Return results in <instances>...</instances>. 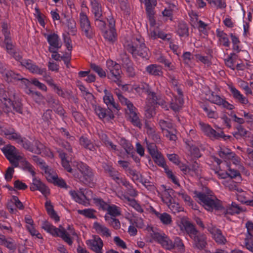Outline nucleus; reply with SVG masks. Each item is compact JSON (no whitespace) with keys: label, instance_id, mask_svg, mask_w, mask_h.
Segmentation results:
<instances>
[{"label":"nucleus","instance_id":"48","mask_svg":"<svg viewBox=\"0 0 253 253\" xmlns=\"http://www.w3.org/2000/svg\"><path fill=\"white\" fill-rule=\"evenodd\" d=\"M107 211L106 214L111 215V217H113L120 215L121 213L120 208L115 205H110Z\"/></svg>","mask_w":253,"mask_h":253},{"label":"nucleus","instance_id":"18","mask_svg":"<svg viewBox=\"0 0 253 253\" xmlns=\"http://www.w3.org/2000/svg\"><path fill=\"white\" fill-rule=\"evenodd\" d=\"M132 87L139 94L146 93L147 95V100H148L149 101L152 98L153 103L157 102V99H155V97L157 98V95L154 92L149 89L148 85L147 84L142 83L139 85L134 84ZM158 102L160 103V102Z\"/></svg>","mask_w":253,"mask_h":253},{"label":"nucleus","instance_id":"42","mask_svg":"<svg viewBox=\"0 0 253 253\" xmlns=\"http://www.w3.org/2000/svg\"><path fill=\"white\" fill-rule=\"evenodd\" d=\"M105 220L114 229H118L121 227V224L119 220L115 217H110L107 214L104 216Z\"/></svg>","mask_w":253,"mask_h":253},{"label":"nucleus","instance_id":"6","mask_svg":"<svg viewBox=\"0 0 253 253\" xmlns=\"http://www.w3.org/2000/svg\"><path fill=\"white\" fill-rule=\"evenodd\" d=\"M17 61L20 62L22 66L25 67L31 73L39 75H43L46 73V69L37 66L32 60L29 59H22L21 54L19 52L14 51L11 54Z\"/></svg>","mask_w":253,"mask_h":253},{"label":"nucleus","instance_id":"29","mask_svg":"<svg viewBox=\"0 0 253 253\" xmlns=\"http://www.w3.org/2000/svg\"><path fill=\"white\" fill-rule=\"evenodd\" d=\"M93 228L95 230L96 233L99 234L102 237H105L107 238L111 236V231L103 224L98 222H94L93 225Z\"/></svg>","mask_w":253,"mask_h":253},{"label":"nucleus","instance_id":"4","mask_svg":"<svg viewBox=\"0 0 253 253\" xmlns=\"http://www.w3.org/2000/svg\"><path fill=\"white\" fill-rule=\"evenodd\" d=\"M42 228L53 237H59L69 245L73 243V237L77 236L74 229L68 226V231L61 225L56 227L47 221L43 222Z\"/></svg>","mask_w":253,"mask_h":253},{"label":"nucleus","instance_id":"10","mask_svg":"<svg viewBox=\"0 0 253 253\" xmlns=\"http://www.w3.org/2000/svg\"><path fill=\"white\" fill-rule=\"evenodd\" d=\"M152 231L151 237L153 239L160 244L161 246L166 250L170 251L174 248V244L172 241L165 234L155 232L152 227H149Z\"/></svg>","mask_w":253,"mask_h":253},{"label":"nucleus","instance_id":"49","mask_svg":"<svg viewBox=\"0 0 253 253\" xmlns=\"http://www.w3.org/2000/svg\"><path fill=\"white\" fill-rule=\"evenodd\" d=\"M44 146L42 143L38 140L34 141L32 145L30 152L35 154H39L42 153V150L43 149Z\"/></svg>","mask_w":253,"mask_h":253},{"label":"nucleus","instance_id":"43","mask_svg":"<svg viewBox=\"0 0 253 253\" xmlns=\"http://www.w3.org/2000/svg\"><path fill=\"white\" fill-rule=\"evenodd\" d=\"M177 194L181 197L187 205L191 206L194 210L197 209V206H194L191 198L185 193L184 190H181L179 192H177Z\"/></svg>","mask_w":253,"mask_h":253},{"label":"nucleus","instance_id":"37","mask_svg":"<svg viewBox=\"0 0 253 253\" xmlns=\"http://www.w3.org/2000/svg\"><path fill=\"white\" fill-rule=\"evenodd\" d=\"M45 207L48 215L55 220L56 222L59 221L60 218L53 209V206L50 201H46Z\"/></svg>","mask_w":253,"mask_h":253},{"label":"nucleus","instance_id":"16","mask_svg":"<svg viewBox=\"0 0 253 253\" xmlns=\"http://www.w3.org/2000/svg\"><path fill=\"white\" fill-rule=\"evenodd\" d=\"M177 92L178 95V97H176L172 93L167 91V95L169 96L171 99L170 107L175 112L179 111L182 107L183 105V99L182 91L178 88L177 89Z\"/></svg>","mask_w":253,"mask_h":253},{"label":"nucleus","instance_id":"51","mask_svg":"<svg viewBox=\"0 0 253 253\" xmlns=\"http://www.w3.org/2000/svg\"><path fill=\"white\" fill-rule=\"evenodd\" d=\"M238 83L240 88L244 90L245 93L248 95H253V91L251 88L249 86V84L247 82H245L241 79L238 80Z\"/></svg>","mask_w":253,"mask_h":253},{"label":"nucleus","instance_id":"20","mask_svg":"<svg viewBox=\"0 0 253 253\" xmlns=\"http://www.w3.org/2000/svg\"><path fill=\"white\" fill-rule=\"evenodd\" d=\"M86 244L95 253H103V243L99 237L93 236L92 239L86 241Z\"/></svg>","mask_w":253,"mask_h":253},{"label":"nucleus","instance_id":"2","mask_svg":"<svg viewBox=\"0 0 253 253\" xmlns=\"http://www.w3.org/2000/svg\"><path fill=\"white\" fill-rule=\"evenodd\" d=\"M182 233L186 232L193 239V246L199 251L203 250L207 245V236L200 233L186 217H182L176 222Z\"/></svg>","mask_w":253,"mask_h":253},{"label":"nucleus","instance_id":"38","mask_svg":"<svg viewBox=\"0 0 253 253\" xmlns=\"http://www.w3.org/2000/svg\"><path fill=\"white\" fill-rule=\"evenodd\" d=\"M151 156L154 159L155 162L159 166L163 168L165 170L166 169H169L166 164L164 158L161 153L158 152L155 153V154L152 155Z\"/></svg>","mask_w":253,"mask_h":253},{"label":"nucleus","instance_id":"19","mask_svg":"<svg viewBox=\"0 0 253 253\" xmlns=\"http://www.w3.org/2000/svg\"><path fill=\"white\" fill-rule=\"evenodd\" d=\"M208 229L217 244L224 245L227 243V240L220 229L213 225L209 226Z\"/></svg>","mask_w":253,"mask_h":253},{"label":"nucleus","instance_id":"58","mask_svg":"<svg viewBox=\"0 0 253 253\" xmlns=\"http://www.w3.org/2000/svg\"><path fill=\"white\" fill-rule=\"evenodd\" d=\"M126 218L130 222L131 225L128 227V232L130 236H134L137 234V229L134 226V224L132 223V220L130 218L129 213H127L125 214Z\"/></svg>","mask_w":253,"mask_h":253},{"label":"nucleus","instance_id":"64","mask_svg":"<svg viewBox=\"0 0 253 253\" xmlns=\"http://www.w3.org/2000/svg\"><path fill=\"white\" fill-rule=\"evenodd\" d=\"M182 58L185 64L190 66L192 65V60L193 57L190 52H185L182 55Z\"/></svg>","mask_w":253,"mask_h":253},{"label":"nucleus","instance_id":"47","mask_svg":"<svg viewBox=\"0 0 253 253\" xmlns=\"http://www.w3.org/2000/svg\"><path fill=\"white\" fill-rule=\"evenodd\" d=\"M177 33L180 37L187 36L188 35V28L186 24L184 22L179 23L177 29Z\"/></svg>","mask_w":253,"mask_h":253},{"label":"nucleus","instance_id":"12","mask_svg":"<svg viewBox=\"0 0 253 253\" xmlns=\"http://www.w3.org/2000/svg\"><path fill=\"white\" fill-rule=\"evenodd\" d=\"M106 65L110 73L109 78L120 85L122 74L121 66L111 60L106 61Z\"/></svg>","mask_w":253,"mask_h":253},{"label":"nucleus","instance_id":"24","mask_svg":"<svg viewBox=\"0 0 253 253\" xmlns=\"http://www.w3.org/2000/svg\"><path fill=\"white\" fill-rule=\"evenodd\" d=\"M106 170L108 171L110 175L118 184H123L126 189H127L131 186L128 181H127L125 178H123L121 177L120 174L112 167L108 168V169H106Z\"/></svg>","mask_w":253,"mask_h":253},{"label":"nucleus","instance_id":"9","mask_svg":"<svg viewBox=\"0 0 253 253\" xmlns=\"http://www.w3.org/2000/svg\"><path fill=\"white\" fill-rule=\"evenodd\" d=\"M119 99L121 103L126 106V113L129 116V120L135 126L140 127L141 123L135 112L136 108L133 104L127 98L122 95L119 96Z\"/></svg>","mask_w":253,"mask_h":253},{"label":"nucleus","instance_id":"45","mask_svg":"<svg viewBox=\"0 0 253 253\" xmlns=\"http://www.w3.org/2000/svg\"><path fill=\"white\" fill-rule=\"evenodd\" d=\"M80 144L84 146L85 148L88 149L90 151H94L95 150V146L93 144L84 136H82L80 138Z\"/></svg>","mask_w":253,"mask_h":253},{"label":"nucleus","instance_id":"59","mask_svg":"<svg viewBox=\"0 0 253 253\" xmlns=\"http://www.w3.org/2000/svg\"><path fill=\"white\" fill-rule=\"evenodd\" d=\"M211 6L217 8H222L226 7V3L223 0H206Z\"/></svg>","mask_w":253,"mask_h":253},{"label":"nucleus","instance_id":"60","mask_svg":"<svg viewBox=\"0 0 253 253\" xmlns=\"http://www.w3.org/2000/svg\"><path fill=\"white\" fill-rule=\"evenodd\" d=\"M241 211V209L234 202H232L230 207L226 210V212L230 214L239 213Z\"/></svg>","mask_w":253,"mask_h":253},{"label":"nucleus","instance_id":"52","mask_svg":"<svg viewBox=\"0 0 253 253\" xmlns=\"http://www.w3.org/2000/svg\"><path fill=\"white\" fill-rule=\"evenodd\" d=\"M101 139L106 147L111 149L114 152H116L117 151V146L108 140L106 135L103 134L101 136Z\"/></svg>","mask_w":253,"mask_h":253},{"label":"nucleus","instance_id":"30","mask_svg":"<svg viewBox=\"0 0 253 253\" xmlns=\"http://www.w3.org/2000/svg\"><path fill=\"white\" fill-rule=\"evenodd\" d=\"M151 211L160 219L161 222L164 225H170L172 222V218L169 213L167 212L160 213L157 211L153 207H151Z\"/></svg>","mask_w":253,"mask_h":253},{"label":"nucleus","instance_id":"56","mask_svg":"<svg viewBox=\"0 0 253 253\" xmlns=\"http://www.w3.org/2000/svg\"><path fill=\"white\" fill-rule=\"evenodd\" d=\"M187 145L188 146L189 150L192 156L197 158L201 157L199 149L197 148V147L194 146L193 143L191 142L188 143Z\"/></svg>","mask_w":253,"mask_h":253},{"label":"nucleus","instance_id":"50","mask_svg":"<svg viewBox=\"0 0 253 253\" xmlns=\"http://www.w3.org/2000/svg\"><path fill=\"white\" fill-rule=\"evenodd\" d=\"M78 213L80 214L83 215L86 217L89 218H95V211L92 209H87L84 210H78Z\"/></svg>","mask_w":253,"mask_h":253},{"label":"nucleus","instance_id":"36","mask_svg":"<svg viewBox=\"0 0 253 253\" xmlns=\"http://www.w3.org/2000/svg\"><path fill=\"white\" fill-rule=\"evenodd\" d=\"M216 32L220 43L225 47H229L230 46V42L227 34L219 29H217Z\"/></svg>","mask_w":253,"mask_h":253},{"label":"nucleus","instance_id":"13","mask_svg":"<svg viewBox=\"0 0 253 253\" xmlns=\"http://www.w3.org/2000/svg\"><path fill=\"white\" fill-rule=\"evenodd\" d=\"M79 22L82 31L88 38L93 37V32L90 21L84 11H82L79 14Z\"/></svg>","mask_w":253,"mask_h":253},{"label":"nucleus","instance_id":"1","mask_svg":"<svg viewBox=\"0 0 253 253\" xmlns=\"http://www.w3.org/2000/svg\"><path fill=\"white\" fill-rule=\"evenodd\" d=\"M58 152L61 160L62 165L67 171L85 184L90 187L94 185L93 172L86 164L81 162H74L72 164L73 168H72L67 159L66 154L62 151H58Z\"/></svg>","mask_w":253,"mask_h":253},{"label":"nucleus","instance_id":"21","mask_svg":"<svg viewBox=\"0 0 253 253\" xmlns=\"http://www.w3.org/2000/svg\"><path fill=\"white\" fill-rule=\"evenodd\" d=\"M45 176L48 181L61 188L67 189L68 187L65 180L61 178L58 177L57 174L53 169H51Z\"/></svg>","mask_w":253,"mask_h":253},{"label":"nucleus","instance_id":"7","mask_svg":"<svg viewBox=\"0 0 253 253\" xmlns=\"http://www.w3.org/2000/svg\"><path fill=\"white\" fill-rule=\"evenodd\" d=\"M69 193L75 201L85 206H88L89 201L93 198V193L89 189L82 188L78 191L71 190Z\"/></svg>","mask_w":253,"mask_h":253},{"label":"nucleus","instance_id":"46","mask_svg":"<svg viewBox=\"0 0 253 253\" xmlns=\"http://www.w3.org/2000/svg\"><path fill=\"white\" fill-rule=\"evenodd\" d=\"M202 107L208 118L214 119H216L218 118V113L209 106L204 105Z\"/></svg>","mask_w":253,"mask_h":253},{"label":"nucleus","instance_id":"57","mask_svg":"<svg viewBox=\"0 0 253 253\" xmlns=\"http://www.w3.org/2000/svg\"><path fill=\"white\" fill-rule=\"evenodd\" d=\"M27 93L31 95L32 98L37 103H40L43 99L42 95L39 92L33 91L31 89H28Z\"/></svg>","mask_w":253,"mask_h":253},{"label":"nucleus","instance_id":"11","mask_svg":"<svg viewBox=\"0 0 253 253\" xmlns=\"http://www.w3.org/2000/svg\"><path fill=\"white\" fill-rule=\"evenodd\" d=\"M207 99L212 103L231 110L234 108V106L227 101L224 97H221L213 91H209L206 94Z\"/></svg>","mask_w":253,"mask_h":253},{"label":"nucleus","instance_id":"61","mask_svg":"<svg viewBox=\"0 0 253 253\" xmlns=\"http://www.w3.org/2000/svg\"><path fill=\"white\" fill-rule=\"evenodd\" d=\"M120 143L125 149L127 153H130L133 149V146L130 143L124 138L121 139Z\"/></svg>","mask_w":253,"mask_h":253},{"label":"nucleus","instance_id":"26","mask_svg":"<svg viewBox=\"0 0 253 253\" xmlns=\"http://www.w3.org/2000/svg\"><path fill=\"white\" fill-rule=\"evenodd\" d=\"M0 73L3 79L7 82L19 80V75L15 74L12 71L6 70L0 62Z\"/></svg>","mask_w":253,"mask_h":253},{"label":"nucleus","instance_id":"54","mask_svg":"<svg viewBox=\"0 0 253 253\" xmlns=\"http://www.w3.org/2000/svg\"><path fill=\"white\" fill-rule=\"evenodd\" d=\"M167 205L170 210L174 213L183 211V208L180 207L178 203L174 202L173 201H171L170 203H168Z\"/></svg>","mask_w":253,"mask_h":253},{"label":"nucleus","instance_id":"44","mask_svg":"<svg viewBox=\"0 0 253 253\" xmlns=\"http://www.w3.org/2000/svg\"><path fill=\"white\" fill-rule=\"evenodd\" d=\"M174 248L176 250L177 253H184L185 246L182 240L179 237H175L173 242Z\"/></svg>","mask_w":253,"mask_h":253},{"label":"nucleus","instance_id":"55","mask_svg":"<svg viewBox=\"0 0 253 253\" xmlns=\"http://www.w3.org/2000/svg\"><path fill=\"white\" fill-rule=\"evenodd\" d=\"M222 183L226 187L228 188L230 190H237L239 192V190L237 188V185L236 183L232 180V179L229 178L226 180H223Z\"/></svg>","mask_w":253,"mask_h":253},{"label":"nucleus","instance_id":"63","mask_svg":"<svg viewBox=\"0 0 253 253\" xmlns=\"http://www.w3.org/2000/svg\"><path fill=\"white\" fill-rule=\"evenodd\" d=\"M90 67L99 77H105L106 76L105 72L100 66L95 64H91Z\"/></svg>","mask_w":253,"mask_h":253},{"label":"nucleus","instance_id":"8","mask_svg":"<svg viewBox=\"0 0 253 253\" xmlns=\"http://www.w3.org/2000/svg\"><path fill=\"white\" fill-rule=\"evenodd\" d=\"M1 150L10 163L14 167H18L19 161L23 159V156L16 148L10 145H7L1 148Z\"/></svg>","mask_w":253,"mask_h":253},{"label":"nucleus","instance_id":"62","mask_svg":"<svg viewBox=\"0 0 253 253\" xmlns=\"http://www.w3.org/2000/svg\"><path fill=\"white\" fill-rule=\"evenodd\" d=\"M23 169L30 172L33 176H35V172L33 169V166L26 160H23L22 161Z\"/></svg>","mask_w":253,"mask_h":253},{"label":"nucleus","instance_id":"17","mask_svg":"<svg viewBox=\"0 0 253 253\" xmlns=\"http://www.w3.org/2000/svg\"><path fill=\"white\" fill-rule=\"evenodd\" d=\"M116 195L120 199L124 202H128V204L134 209L137 211L142 213L143 209L141 206L134 199L129 198L121 189H118L116 191Z\"/></svg>","mask_w":253,"mask_h":253},{"label":"nucleus","instance_id":"35","mask_svg":"<svg viewBox=\"0 0 253 253\" xmlns=\"http://www.w3.org/2000/svg\"><path fill=\"white\" fill-rule=\"evenodd\" d=\"M103 37L109 42H113L117 40V33L115 28L109 29L103 32Z\"/></svg>","mask_w":253,"mask_h":253},{"label":"nucleus","instance_id":"14","mask_svg":"<svg viewBox=\"0 0 253 253\" xmlns=\"http://www.w3.org/2000/svg\"><path fill=\"white\" fill-rule=\"evenodd\" d=\"M159 125L166 137L170 141H175L176 140V129L170 122L161 120L159 122Z\"/></svg>","mask_w":253,"mask_h":253},{"label":"nucleus","instance_id":"5","mask_svg":"<svg viewBox=\"0 0 253 253\" xmlns=\"http://www.w3.org/2000/svg\"><path fill=\"white\" fill-rule=\"evenodd\" d=\"M194 197L199 200L205 209L211 211L213 210H219L222 208L221 202L215 197H209L206 195L195 191Z\"/></svg>","mask_w":253,"mask_h":253},{"label":"nucleus","instance_id":"27","mask_svg":"<svg viewBox=\"0 0 253 253\" xmlns=\"http://www.w3.org/2000/svg\"><path fill=\"white\" fill-rule=\"evenodd\" d=\"M229 89L231 92L234 99L243 105L249 104V101L247 97L245 96L238 89L232 85L228 86Z\"/></svg>","mask_w":253,"mask_h":253},{"label":"nucleus","instance_id":"23","mask_svg":"<svg viewBox=\"0 0 253 253\" xmlns=\"http://www.w3.org/2000/svg\"><path fill=\"white\" fill-rule=\"evenodd\" d=\"M199 126L202 132L206 136L209 137L211 139H217L219 137H222V132L220 133L219 132H216L208 124L200 122L199 123Z\"/></svg>","mask_w":253,"mask_h":253},{"label":"nucleus","instance_id":"39","mask_svg":"<svg viewBox=\"0 0 253 253\" xmlns=\"http://www.w3.org/2000/svg\"><path fill=\"white\" fill-rule=\"evenodd\" d=\"M173 193V190L172 189H165L162 193L161 199L162 201L166 204L170 203L171 201H173L171 195Z\"/></svg>","mask_w":253,"mask_h":253},{"label":"nucleus","instance_id":"34","mask_svg":"<svg viewBox=\"0 0 253 253\" xmlns=\"http://www.w3.org/2000/svg\"><path fill=\"white\" fill-rule=\"evenodd\" d=\"M218 155L220 157L224 160L226 162H228L230 160V157H233V153L231 150L228 148L222 146H219V149L218 150Z\"/></svg>","mask_w":253,"mask_h":253},{"label":"nucleus","instance_id":"53","mask_svg":"<svg viewBox=\"0 0 253 253\" xmlns=\"http://www.w3.org/2000/svg\"><path fill=\"white\" fill-rule=\"evenodd\" d=\"M245 245L248 250L253 253V235L252 234H246Z\"/></svg>","mask_w":253,"mask_h":253},{"label":"nucleus","instance_id":"32","mask_svg":"<svg viewBox=\"0 0 253 253\" xmlns=\"http://www.w3.org/2000/svg\"><path fill=\"white\" fill-rule=\"evenodd\" d=\"M146 71L150 75L155 76L161 77L163 75L162 66L157 64H151L147 66Z\"/></svg>","mask_w":253,"mask_h":253},{"label":"nucleus","instance_id":"31","mask_svg":"<svg viewBox=\"0 0 253 253\" xmlns=\"http://www.w3.org/2000/svg\"><path fill=\"white\" fill-rule=\"evenodd\" d=\"M104 92L105 94L103 96V101L107 106L108 108L110 109L115 108L117 110H119L114 101V99L111 92L106 89L104 90Z\"/></svg>","mask_w":253,"mask_h":253},{"label":"nucleus","instance_id":"41","mask_svg":"<svg viewBox=\"0 0 253 253\" xmlns=\"http://www.w3.org/2000/svg\"><path fill=\"white\" fill-rule=\"evenodd\" d=\"M44 78V81L47 83V84L50 85L54 90L59 95L62 96L63 94V92L61 88L58 86L56 84H55L53 80L50 78L47 77L46 76H43Z\"/></svg>","mask_w":253,"mask_h":253},{"label":"nucleus","instance_id":"40","mask_svg":"<svg viewBox=\"0 0 253 253\" xmlns=\"http://www.w3.org/2000/svg\"><path fill=\"white\" fill-rule=\"evenodd\" d=\"M33 159L37 164L39 165L41 169L44 171L45 175L52 169L47 166L45 163L38 156H33Z\"/></svg>","mask_w":253,"mask_h":253},{"label":"nucleus","instance_id":"28","mask_svg":"<svg viewBox=\"0 0 253 253\" xmlns=\"http://www.w3.org/2000/svg\"><path fill=\"white\" fill-rule=\"evenodd\" d=\"M14 96L12 92H7L3 88H0V100L6 108H9L12 104V96Z\"/></svg>","mask_w":253,"mask_h":253},{"label":"nucleus","instance_id":"25","mask_svg":"<svg viewBox=\"0 0 253 253\" xmlns=\"http://www.w3.org/2000/svg\"><path fill=\"white\" fill-rule=\"evenodd\" d=\"M30 189L32 191L39 190L45 196L49 193L48 188L39 179L35 177L33 178L32 185L31 186Z\"/></svg>","mask_w":253,"mask_h":253},{"label":"nucleus","instance_id":"3","mask_svg":"<svg viewBox=\"0 0 253 253\" xmlns=\"http://www.w3.org/2000/svg\"><path fill=\"white\" fill-rule=\"evenodd\" d=\"M123 44L125 48L134 57L139 56L144 58L149 57V49L145 46L143 39L139 35L126 38L123 42Z\"/></svg>","mask_w":253,"mask_h":253},{"label":"nucleus","instance_id":"22","mask_svg":"<svg viewBox=\"0 0 253 253\" xmlns=\"http://www.w3.org/2000/svg\"><path fill=\"white\" fill-rule=\"evenodd\" d=\"M45 37L49 45L48 50L53 51V49H59L62 46V42L57 34L51 33L45 35Z\"/></svg>","mask_w":253,"mask_h":253},{"label":"nucleus","instance_id":"15","mask_svg":"<svg viewBox=\"0 0 253 253\" xmlns=\"http://www.w3.org/2000/svg\"><path fill=\"white\" fill-rule=\"evenodd\" d=\"M155 99H157V102H160V103L158 102L153 103L152 98L149 101L148 100H147V104L145 107V115L147 118H151L155 115V107L157 104L161 105L166 110L168 109V105H166L165 101L161 98L160 95H157V98L155 97Z\"/></svg>","mask_w":253,"mask_h":253},{"label":"nucleus","instance_id":"33","mask_svg":"<svg viewBox=\"0 0 253 253\" xmlns=\"http://www.w3.org/2000/svg\"><path fill=\"white\" fill-rule=\"evenodd\" d=\"M90 3L91 11L94 15L95 20H98L102 14L101 5L97 0H90Z\"/></svg>","mask_w":253,"mask_h":253}]
</instances>
